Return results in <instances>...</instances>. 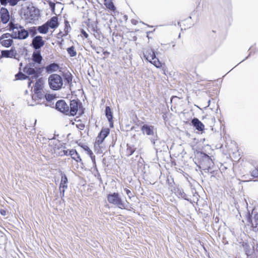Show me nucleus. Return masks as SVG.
<instances>
[{"label": "nucleus", "mask_w": 258, "mask_h": 258, "mask_svg": "<svg viewBox=\"0 0 258 258\" xmlns=\"http://www.w3.org/2000/svg\"><path fill=\"white\" fill-rule=\"evenodd\" d=\"M7 30L11 32V35L13 38L25 39L28 37V32L18 23H15L11 21L8 25Z\"/></svg>", "instance_id": "obj_1"}, {"label": "nucleus", "mask_w": 258, "mask_h": 258, "mask_svg": "<svg viewBox=\"0 0 258 258\" xmlns=\"http://www.w3.org/2000/svg\"><path fill=\"white\" fill-rule=\"evenodd\" d=\"M23 70L24 73L28 76V79L30 81L29 83V85L33 82L32 80L37 79L41 73V68L34 67V63L27 64Z\"/></svg>", "instance_id": "obj_2"}, {"label": "nucleus", "mask_w": 258, "mask_h": 258, "mask_svg": "<svg viewBox=\"0 0 258 258\" xmlns=\"http://www.w3.org/2000/svg\"><path fill=\"white\" fill-rule=\"evenodd\" d=\"M143 54L145 58L157 68H161L164 63H162L156 56L154 50L150 47L144 49Z\"/></svg>", "instance_id": "obj_3"}, {"label": "nucleus", "mask_w": 258, "mask_h": 258, "mask_svg": "<svg viewBox=\"0 0 258 258\" xmlns=\"http://www.w3.org/2000/svg\"><path fill=\"white\" fill-rule=\"evenodd\" d=\"M48 83L50 88L54 90L60 89L63 85L62 78L56 74H53L49 76Z\"/></svg>", "instance_id": "obj_4"}, {"label": "nucleus", "mask_w": 258, "mask_h": 258, "mask_svg": "<svg viewBox=\"0 0 258 258\" xmlns=\"http://www.w3.org/2000/svg\"><path fill=\"white\" fill-rule=\"evenodd\" d=\"M107 200L110 204H113L121 209H126V205L124 203L118 194L114 192L107 196Z\"/></svg>", "instance_id": "obj_5"}, {"label": "nucleus", "mask_w": 258, "mask_h": 258, "mask_svg": "<svg viewBox=\"0 0 258 258\" xmlns=\"http://www.w3.org/2000/svg\"><path fill=\"white\" fill-rule=\"evenodd\" d=\"M69 113H84L85 108L82 102L79 99H73L71 100L70 105Z\"/></svg>", "instance_id": "obj_6"}, {"label": "nucleus", "mask_w": 258, "mask_h": 258, "mask_svg": "<svg viewBox=\"0 0 258 258\" xmlns=\"http://www.w3.org/2000/svg\"><path fill=\"white\" fill-rule=\"evenodd\" d=\"M11 34L6 33L0 37V43L5 47H10L13 43Z\"/></svg>", "instance_id": "obj_7"}, {"label": "nucleus", "mask_w": 258, "mask_h": 258, "mask_svg": "<svg viewBox=\"0 0 258 258\" xmlns=\"http://www.w3.org/2000/svg\"><path fill=\"white\" fill-rule=\"evenodd\" d=\"M55 109L61 113H69L70 107L64 100L61 99L56 102Z\"/></svg>", "instance_id": "obj_8"}, {"label": "nucleus", "mask_w": 258, "mask_h": 258, "mask_svg": "<svg viewBox=\"0 0 258 258\" xmlns=\"http://www.w3.org/2000/svg\"><path fill=\"white\" fill-rule=\"evenodd\" d=\"M45 44V41L40 35L34 37L32 41V46L36 50L41 48Z\"/></svg>", "instance_id": "obj_9"}, {"label": "nucleus", "mask_w": 258, "mask_h": 258, "mask_svg": "<svg viewBox=\"0 0 258 258\" xmlns=\"http://www.w3.org/2000/svg\"><path fill=\"white\" fill-rule=\"evenodd\" d=\"M0 18L2 22L7 24L10 20V16L8 9L4 7L0 9Z\"/></svg>", "instance_id": "obj_10"}, {"label": "nucleus", "mask_w": 258, "mask_h": 258, "mask_svg": "<svg viewBox=\"0 0 258 258\" xmlns=\"http://www.w3.org/2000/svg\"><path fill=\"white\" fill-rule=\"evenodd\" d=\"M109 134V130L108 128L102 129L99 135L96 138L95 142L96 144L100 145L101 144H102Z\"/></svg>", "instance_id": "obj_11"}, {"label": "nucleus", "mask_w": 258, "mask_h": 258, "mask_svg": "<svg viewBox=\"0 0 258 258\" xmlns=\"http://www.w3.org/2000/svg\"><path fill=\"white\" fill-rule=\"evenodd\" d=\"M45 23L48 26V29L51 28L55 29L57 28L59 25L58 17L57 16H53Z\"/></svg>", "instance_id": "obj_12"}, {"label": "nucleus", "mask_w": 258, "mask_h": 258, "mask_svg": "<svg viewBox=\"0 0 258 258\" xmlns=\"http://www.w3.org/2000/svg\"><path fill=\"white\" fill-rule=\"evenodd\" d=\"M68 188V178L67 176L61 173V181L59 185V189L60 192L64 194L66 189Z\"/></svg>", "instance_id": "obj_13"}, {"label": "nucleus", "mask_w": 258, "mask_h": 258, "mask_svg": "<svg viewBox=\"0 0 258 258\" xmlns=\"http://www.w3.org/2000/svg\"><path fill=\"white\" fill-rule=\"evenodd\" d=\"M104 5L108 11L111 13H115L116 8L114 6L112 0H104Z\"/></svg>", "instance_id": "obj_14"}, {"label": "nucleus", "mask_w": 258, "mask_h": 258, "mask_svg": "<svg viewBox=\"0 0 258 258\" xmlns=\"http://www.w3.org/2000/svg\"><path fill=\"white\" fill-rule=\"evenodd\" d=\"M42 59V56H41L39 50H36L33 52L32 55V59L35 63L40 64Z\"/></svg>", "instance_id": "obj_15"}, {"label": "nucleus", "mask_w": 258, "mask_h": 258, "mask_svg": "<svg viewBox=\"0 0 258 258\" xmlns=\"http://www.w3.org/2000/svg\"><path fill=\"white\" fill-rule=\"evenodd\" d=\"M181 99V98L176 96H172L171 98V108L174 107V108H176V107L181 106L182 103Z\"/></svg>", "instance_id": "obj_16"}, {"label": "nucleus", "mask_w": 258, "mask_h": 258, "mask_svg": "<svg viewBox=\"0 0 258 258\" xmlns=\"http://www.w3.org/2000/svg\"><path fill=\"white\" fill-rule=\"evenodd\" d=\"M142 131L144 134L147 135H152L154 134V127L148 125H144L142 127Z\"/></svg>", "instance_id": "obj_17"}, {"label": "nucleus", "mask_w": 258, "mask_h": 258, "mask_svg": "<svg viewBox=\"0 0 258 258\" xmlns=\"http://www.w3.org/2000/svg\"><path fill=\"white\" fill-rule=\"evenodd\" d=\"M71 29V26L69 24V22L67 20H65L64 21V28L63 29V31L60 32L58 33V35H60L61 37H64L67 36L70 30Z\"/></svg>", "instance_id": "obj_18"}, {"label": "nucleus", "mask_w": 258, "mask_h": 258, "mask_svg": "<svg viewBox=\"0 0 258 258\" xmlns=\"http://www.w3.org/2000/svg\"><path fill=\"white\" fill-rule=\"evenodd\" d=\"M43 88V81L40 79L37 80L34 86V91L35 93H39Z\"/></svg>", "instance_id": "obj_19"}, {"label": "nucleus", "mask_w": 258, "mask_h": 258, "mask_svg": "<svg viewBox=\"0 0 258 258\" xmlns=\"http://www.w3.org/2000/svg\"><path fill=\"white\" fill-rule=\"evenodd\" d=\"M192 123L197 130L200 131H202L204 130V125L198 119H193L192 120Z\"/></svg>", "instance_id": "obj_20"}, {"label": "nucleus", "mask_w": 258, "mask_h": 258, "mask_svg": "<svg viewBox=\"0 0 258 258\" xmlns=\"http://www.w3.org/2000/svg\"><path fill=\"white\" fill-rule=\"evenodd\" d=\"M20 0H0V3L3 6H6L9 4L10 6H16Z\"/></svg>", "instance_id": "obj_21"}, {"label": "nucleus", "mask_w": 258, "mask_h": 258, "mask_svg": "<svg viewBox=\"0 0 258 258\" xmlns=\"http://www.w3.org/2000/svg\"><path fill=\"white\" fill-rule=\"evenodd\" d=\"M14 56V50L11 49L10 50H2L1 51V55L0 56V58L2 57H5V58H9V57H13Z\"/></svg>", "instance_id": "obj_22"}, {"label": "nucleus", "mask_w": 258, "mask_h": 258, "mask_svg": "<svg viewBox=\"0 0 258 258\" xmlns=\"http://www.w3.org/2000/svg\"><path fill=\"white\" fill-rule=\"evenodd\" d=\"M38 32L40 34H46L48 32L49 29L45 23L37 27Z\"/></svg>", "instance_id": "obj_23"}, {"label": "nucleus", "mask_w": 258, "mask_h": 258, "mask_svg": "<svg viewBox=\"0 0 258 258\" xmlns=\"http://www.w3.org/2000/svg\"><path fill=\"white\" fill-rule=\"evenodd\" d=\"M16 80H25L28 79V76H27L25 73H22L20 71L18 74L15 75Z\"/></svg>", "instance_id": "obj_24"}, {"label": "nucleus", "mask_w": 258, "mask_h": 258, "mask_svg": "<svg viewBox=\"0 0 258 258\" xmlns=\"http://www.w3.org/2000/svg\"><path fill=\"white\" fill-rule=\"evenodd\" d=\"M67 52L71 57L76 56L77 55V51L75 49V47L74 46H72L68 47L67 49Z\"/></svg>", "instance_id": "obj_25"}, {"label": "nucleus", "mask_w": 258, "mask_h": 258, "mask_svg": "<svg viewBox=\"0 0 258 258\" xmlns=\"http://www.w3.org/2000/svg\"><path fill=\"white\" fill-rule=\"evenodd\" d=\"M28 34L29 33L31 36H34L37 33V28L36 27H31L28 29Z\"/></svg>", "instance_id": "obj_26"}, {"label": "nucleus", "mask_w": 258, "mask_h": 258, "mask_svg": "<svg viewBox=\"0 0 258 258\" xmlns=\"http://www.w3.org/2000/svg\"><path fill=\"white\" fill-rule=\"evenodd\" d=\"M58 68V66L56 63H51L49 64L47 67V69L48 71H55Z\"/></svg>", "instance_id": "obj_27"}, {"label": "nucleus", "mask_w": 258, "mask_h": 258, "mask_svg": "<svg viewBox=\"0 0 258 258\" xmlns=\"http://www.w3.org/2000/svg\"><path fill=\"white\" fill-rule=\"evenodd\" d=\"M45 98L48 101H51L56 98L55 94H46Z\"/></svg>", "instance_id": "obj_28"}, {"label": "nucleus", "mask_w": 258, "mask_h": 258, "mask_svg": "<svg viewBox=\"0 0 258 258\" xmlns=\"http://www.w3.org/2000/svg\"><path fill=\"white\" fill-rule=\"evenodd\" d=\"M74 155H72V158L75 160L77 162H81L82 161V159L80 156V155L78 154L77 152L76 153V154H74Z\"/></svg>", "instance_id": "obj_29"}, {"label": "nucleus", "mask_w": 258, "mask_h": 258, "mask_svg": "<svg viewBox=\"0 0 258 258\" xmlns=\"http://www.w3.org/2000/svg\"><path fill=\"white\" fill-rule=\"evenodd\" d=\"M106 117L107 118L109 123H110V126L111 127H113V121H112V114H105Z\"/></svg>", "instance_id": "obj_30"}, {"label": "nucleus", "mask_w": 258, "mask_h": 258, "mask_svg": "<svg viewBox=\"0 0 258 258\" xmlns=\"http://www.w3.org/2000/svg\"><path fill=\"white\" fill-rule=\"evenodd\" d=\"M81 35L82 37H84L85 38H88L89 37V35L84 30V29H81Z\"/></svg>", "instance_id": "obj_31"}, {"label": "nucleus", "mask_w": 258, "mask_h": 258, "mask_svg": "<svg viewBox=\"0 0 258 258\" xmlns=\"http://www.w3.org/2000/svg\"><path fill=\"white\" fill-rule=\"evenodd\" d=\"M251 175L254 177H256L258 176V170L256 169H254L251 172Z\"/></svg>", "instance_id": "obj_32"}, {"label": "nucleus", "mask_w": 258, "mask_h": 258, "mask_svg": "<svg viewBox=\"0 0 258 258\" xmlns=\"http://www.w3.org/2000/svg\"><path fill=\"white\" fill-rule=\"evenodd\" d=\"M87 153L90 156L92 160H93V159H94L95 156H93V152L90 149H88V152H87Z\"/></svg>", "instance_id": "obj_33"}, {"label": "nucleus", "mask_w": 258, "mask_h": 258, "mask_svg": "<svg viewBox=\"0 0 258 258\" xmlns=\"http://www.w3.org/2000/svg\"><path fill=\"white\" fill-rule=\"evenodd\" d=\"M124 190H125L126 195L128 196V198L131 199V196L130 195L131 194V191L129 189H128L127 188H125Z\"/></svg>", "instance_id": "obj_34"}, {"label": "nucleus", "mask_w": 258, "mask_h": 258, "mask_svg": "<svg viewBox=\"0 0 258 258\" xmlns=\"http://www.w3.org/2000/svg\"><path fill=\"white\" fill-rule=\"evenodd\" d=\"M77 151L75 150H69V155H70L71 157H72V155H74V154H76Z\"/></svg>", "instance_id": "obj_35"}, {"label": "nucleus", "mask_w": 258, "mask_h": 258, "mask_svg": "<svg viewBox=\"0 0 258 258\" xmlns=\"http://www.w3.org/2000/svg\"><path fill=\"white\" fill-rule=\"evenodd\" d=\"M63 154H61V156L64 155H69V150H63L62 151Z\"/></svg>", "instance_id": "obj_36"}, {"label": "nucleus", "mask_w": 258, "mask_h": 258, "mask_svg": "<svg viewBox=\"0 0 258 258\" xmlns=\"http://www.w3.org/2000/svg\"><path fill=\"white\" fill-rule=\"evenodd\" d=\"M0 213L2 215L5 216L6 215L7 212L4 209H0Z\"/></svg>", "instance_id": "obj_37"}, {"label": "nucleus", "mask_w": 258, "mask_h": 258, "mask_svg": "<svg viewBox=\"0 0 258 258\" xmlns=\"http://www.w3.org/2000/svg\"><path fill=\"white\" fill-rule=\"evenodd\" d=\"M105 113H111L110 108L109 107H106L105 109Z\"/></svg>", "instance_id": "obj_38"}, {"label": "nucleus", "mask_w": 258, "mask_h": 258, "mask_svg": "<svg viewBox=\"0 0 258 258\" xmlns=\"http://www.w3.org/2000/svg\"><path fill=\"white\" fill-rule=\"evenodd\" d=\"M254 219L256 221V222H258V213L256 214L255 215H254Z\"/></svg>", "instance_id": "obj_39"}, {"label": "nucleus", "mask_w": 258, "mask_h": 258, "mask_svg": "<svg viewBox=\"0 0 258 258\" xmlns=\"http://www.w3.org/2000/svg\"><path fill=\"white\" fill-rule=\"evenodd\" d=\"M84 149L87 152H88V149H90L87 146H86V147L84 148Z\"/></svg>", "instance_id": "obj_40"}, {"label": "nucleus", "mask_w": 258, "mask_h": 258, "mask_svg": "<svg viewBox=\"0 0 258 258\" xmlns=\"http://www.w3.org/2000/svg\"><path fill=\"white\" fill-rule=\"evenodd\" d=\"M76 114H73V113H72V114H70V115L71 116H74L75 115H76Z\"/></svg>", "instance_id": "obj_41"}, {"label": "nucleus", "mask_w": 258, "mask_h": 258, "mask_svg": "<svg viewBox=\"0 0 258 258\" xmlns=\"http://www.w3.org/2000/svg\"><path fill=\"white\" fill-rule=\"evenodd\" d=\"M52 5H53V7H54V6H55V4H53V3H52L51 5H50V6H51Z\"/></svg>", "instance_id": "obj_42"}]
</instances>
